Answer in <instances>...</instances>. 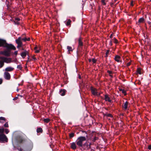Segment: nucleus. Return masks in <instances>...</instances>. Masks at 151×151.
<instances>
[{
  "mask_svg": "<svg viewBox=\"0 0 151 151\" xmlns=\"http://www.w3.org/2000/svg\"><path fill=\"white\" fill-rule=\"evenodd\" d=\"M2 47H6L7 50H6L10 54V55L11 50H16L15 47L14 45L11 44H8L6 42V40L5 43L3 44V45H2Z\"/></svg>",
  "mask_w": 151,
  "mask_h": 151,
  "instance_id": "obj_1",
  "label": "nucleus"
},
{
  "mask_svg": "<svg viewBox=\"0 0 151 151\" xmlns=\"http://www.w3.org/2000/svg\"><path fill=\"white\" fill-rule=\"evenodd\" d=\"M86 140V138L85 137L81 136L78 137L76 141L78 147L79 148L83 147V142Z\"/></svg>",
  "mask_w": 151,
  "mask_h": 151,
  "instance_id": "obj_2",
  "label": "nucleus"
},
{
  "mask_svg": "<svg viewBox=\"0 0 151 151\" xmlns=\"http://www.w3.org/2000/svg\"><path fill=\"white\" fill-rule=\"evenodd\" d=\"M83 43L81 40V37H80L78 40V48H77V53L78 51L82 52L83 50Z\"/></svg>",
  "mask_w": 151,
  "mask_h": 151,
  "instance_id": "obj_3",
  "label": "nucleus"
},
{
  "mask_svg": "<svg viewBox=\"0 0 151 151\" xmlns=\"http://www.w3.org/2000/svg\"><path fill=\"white\" fill-rule=\"evenodd\" d=\"M0 59L4 60L5 63H9L12 62V59L11 58L0 57Z\"/></svg>",
  "mask_w": 151,
  "mask_h": 151,
  "instance_id": "obj_4",
  "label": "nucleus"
},
{
  "mask_svg": "<svg viewBox=\"0 0 151 151\" xmlns=\"http://www.w3.org/2000/svg\"><path fill=\"white\" fill-rule=\"evenodd\" d=\"M0 141L2 142H7V138L4 134H0Z\"/></svg>",
  "mask_w": 151,
  "mask_h": 151,
  "instance_id": "obj_5",
  "label": "nucleus"
},
{
  "mask_svg": "<svg viewBox=\"0 0 151 151\" xmlns=\"http://www.w3.org/2000/svg\"><path fill=\"white\" fill-rule=\"evenodd\" d=\"M4 77L6 79L9 80L10 79L11 76L8 72H5L4 73Z\"/></svg>",
  "mask_w": 151,
  "mask_h": 151,
  "instance_id": "obj_6",
  "label": "nucleus"
},
{
  "mask_svg": "<svg viewBox=\"0 0 151 151\" xmlns=\"http://www.w3.org/2000/svg\"><path fill=\"white\" fill-rule=\"evenodd\" d=\"M90 90L93 95L95 96L96 94V93H97V89L96 88H94L92 87H91L90 88Z\"/></svg>",
  "mask_w": 151,
  "mask_h": 151,
  "instance_id": "obj_7",
  "label": "nucleus"
},
{
  "mask_svg": "<svg viewBox=\"0 0 151 151\" xmlns=\"http://www.w3.org/2000/svg\"><path fill=\"white\" fill-rule=\"evenodd\" d=\"M28 52L26 50H24V51L22 52L20 54L21 56L23 58H24L26 57L27 55H28Z\"/></svg>",
  "mask_w": 151,
  "mask_h": 151,
  "instance_id": "obj_8",
  "label": "nucleus"
},
{
  "mask_svg": "<svg viewBox=\"0 0 151 151\" xmlns=\"http://www.w3.org/2000/svg\"><path fill=\"white\" fill-rule=\"evenodd\" d=\"M1 54L6 57H9L10 56V54L7 51H6V50L1 51Z\"/></svg>",
  "mask_w": 151,
  "mask_h": 151,
  "instance_id": "obj_9",
  "label": "nucleus"
},
{
  "mask_svg": "<svg viewBox=\"0 0 151 151\" xmlns=\"http://www.w3.org/2000/svg\"><path fill=\"white\" fill-rule=\"evenodd\" d=\"M31 149L29 148L28 146H26L24 147L23 149L20 148L19 151H30Z\"/></svg>",
  "mask_w": 151,
  "mask_h": 151,
  "instance_id": "obj_10",
  "label": "nucleus"
},
{
  "mask_svg": "<svg viewBox=\"0 0 151 151\" xmlns=\"http://www.w3.org/2000/svg\"><path fill=\"white\" fill-rule=\"evenodd\" d=\"M70 147L72 149L75 150L76 149L77 147L75 142H73L70 143Z\"/></svg>",
  "mask_w": 151,
  "mask_h": 151,
  "instance_id": "obj_11",
  "label": "nucleus"
},
{
  "mask_svg": "<svg viewBox=\"0 0 151 151\" xmlns=\"http://www.w3.org/2000/svg\"><path fill=\"white\" fill-rule=\"evenodd\" d=\"M105 100L106 101H108L110 103L112 102V101L110 99V98L109 97L108 95L107 94H106L104 96Z\"/></svg>",
  "mask_w": 151,
  "mask_h": 151,
  "instance_id": "obj_12",
  "label": "nucleus"
},
{
  "mask_svg": "<svg viewBox=\"0 0 151 151\" xmlns=\"http://www.w3.org/2000/svg\"><path fill=\"white\" fill-rule=\"evenodd\" d=\"M121 58V57L118 55H116L114 58L115 60L117 62H122L120 60V59Z\"/></svg>",
  "mask_w": 151,
  "mask_h": 151,
  "instance_id": "obj_13",
  "label": "nucleus"
},
{
  "mask_svg": "<svg viewBox=\"0 0 151 151\" xmlns=\"http://www.w3.org/2000/svg\"><path fill=\"white\" fill-rule=\"evenodd\" d=\"M128 104V102L127 101H126L125 103H124V105H122V107L124 108V110H126L127 109Z\"/></svg>",
  "mask_w": 151,
  "mask_h": 151,
  "instance_id": "obj_14",
  "label": "nucleus"
},
{
  "mask_svg": "<svg viewBox=\"0 0 151 151\" xmlns=\"http://www.w3.org/2000/svg\"><path fill=\"white\" fill-rule=\"evenodd\" d=\"M66 91L65 89H61L60 91V94L62 96H64L65 95Z\"/></svg>",
  "mask_w": 151,
  "mask_h": 151,
  "instance_id": "obj_15",
  "label": "nucleus"
},
{
  "mask_svg": "<svg viewBox=\"0 0 151 151\" xmlns=\"http://www.w3.org/2000/svg\"><path fill=\"white\" fill-rule=\"evenodd\" d=\"M22 40L21 37H19L16 40V42L17 44L22 43Z\"/></svg>",
  "mask_w": 151,
  "mask_h": 151,
  "instance_id": "obj_16",
  "label": "nucleus"
},
{
  "mask_svg": "<svg viewBox=\"0 0 151 151\" xmlns=\"http://www.w3.org/2000/svg\"><path fill=\"white\" fill-rule=\"evenodd\" d=\"M144 21L145 19L144 18L141 17L139 19L138 22H137V24L138 25H139L140 23L144 22Z\"/></svg>",
  "mask_w": 151,
  "mask_h": 151,
  "instance_id": "obj_17",
  "label": "nucleus"
},
{
  "mask_svg": "<svg viewBox=\"0 0 151 151\" xmlns=\"http://www.w3.org/2000/svg\"><path fill=\"white\" fill-rule=\"evenodd\" d=\"M14 68L11 67H8L6 68L5 70L6 71H11L14 70Z\"/></svg>",
  "mask_w": 151,
  "mask_h": 151,
  "instance_id": "obj_18",
  "label": "nucleus"
},
{
  "mask_svg": "<svg viewBox=\"0 0 151 151\" xmlns=\"http://www.w3.org/2000/svg\"><path fill=\"white\" fill-rule=\"evenodd\" d=\"M119 90L120 91H122V93H123L124 96H126V95H127V93L126 91L124 89H122V88H119Z\"/></svg>",
  "mask_w": 151,
  "mask_h": 151,
  "instance_id": "obj_19",
  "label": "nucleus"
},
{
  "mask_svg": "<svg viewBox=\"0 0 151 151\" xmlns=\"http://www.w3.org/2000/svg\"><path fill=\"white\" fill-rule=\"evenodd\" d=\"M5 40L0 39V47H2L3 44L5 43Z\"/></svg>",
  "mask_w": 151,
  "mask_h": 151,
  "instance_id": "obj_20",
  "label": "nucleus"
},
{
  "mask_svg": "<svg viewBox=\"0 0 151 151\" xmlns=\"http://www.w3.org/2000/svg\"><path fill=\"white\" fill-rule=\"evenodd\" d=\"M37 133H42L43 132L42 129L41 127L38 128L37 129Z\"/></svg>",
  "mask_w": 151,
  "mask_h": 151,
  "instance_id": "obj_21",
  "label": "nucleus"
},
{
  "mask_svg": "<svg viewBox=\"0 0 151 151\" xmlns=\"http://www.w3.org/2000/svg\"><path fill=\"white\" fill-rule=\"evenodd\" d=\"M71 22V21L70 19H69L68 20L66 24V25L67 26H70L71 25L70 23Z\"/></svg>",
  "mask_w": 151,
  "mask_h": 151,
  "instance_id": "obj_22",
  "label": "nucleus"
},
{
  "mask_svg": "<svg viewBox=\"0 0 151 151\" xmlns=\"http://www.w3.org/2000/svg\"><path fill=\"white\" fill-rule=\"evenodd\" d=\"M4 60H0V68H1L4 66Z\"/></svg>",
  "mask_w": 151,
  "mask_h": 151,
  "instance_id": "obj_23",
  "label": "nucleus"
},
{
  "mask_svg": "<svg viewBox=\"0 0 151 151\" xmlns=\"http://www.w3.org/2000/svg\"><path fill=\"white\" fill-rule=\"evenodd\" d=\"M141 69L140 68H138L137 69V73L139 74H141Z\"/></svg>",
  "mask_w": 151,
  "mask_h": 151,
  "instance_id": "obj_24",
  "label": "nucleus"
},
{
  "mask_svg": "<svg viewBox=\"0 0 151 151\" xmlns=\"http://www.w3.org/2000/svg\"><path fill=\"white\" fill-rule=\"evenodd\" d=\"M75 135V134L74 133H70L69 134V137L70 138L73 137Z\"/></svg>",
  "mask_w": 151,
  "mask_h": 151,
  "instance_id": "obj_25",
  "label": "nucleus"
},
{
  "mask_svg": "<svg viewBox=\"0 0 151 151\" xmlns=\"http://www.w3.org/2000/svg\"><path fill=\"white\" fill-rule=\"evenodd\" d=\"M105 116L107 117H109L111 118H112L113 117V116L110 114L106 113L105 114Z\"/></svg>",
  "mask_w": 151,
  "mask_h": 151,
  "instance_id": "obj_26",
  "label": "nucleus"
},
{
  "mask_svg": "<svg viewBox=\"0 0 151 151\" xmlns=\"http://www.w3.org/2000/svg\"><path fill=\"white\" fill-rule=\"evenodd\" d=\"M67 48L68 50V51L69 52L73 51L72 48L71 47L68 46L67 47Z\"/></svg>",
  "mask_w": 151,
  "mask_h": 151,
  "instance_id": "obj_27",
  "label": "nucleus"
},
{
  "mask_svg": "<svg viewBox=\"0 0 151 151\" xmlns=\"http://www.w3.org/2000/svg\"><path fill=\"white\" fill-rule=\"evenodd\" d=\"M112 40L113 42L115 43L116 44H117L118 43V42L117 40L115 37H114L113 39Z\"/></svg>",
  "mask_w": 151,
  "mask_h": 151,
  "instance_id": "obj_28",
  "label": "nucleus"
},
{
  "mask_svg": "<svg viewBox=\"0 0 151 151\" xmlns=\"http://www.w3.org/2000/svg\"><path fill=\"white\" fill-rule=\"evenodd\" d=\"M86 146L87 147H88V144L87 142L85 143L84 144H83V147H84Z\"/></svg>",
  "mask_w": 151,
  "mask_h": 151,
  "instance_id": "obj_29",
  "label": "nucleus"
},
{
  "mask_svg": "<svg viewBox=\"0 0 151 151\" xmlns=\"http://www.w3.org/2000/svg\"><path fill=\"white\" fill-rule=\"evenodd\" d=\"M50 121V119L48 118L44 119L43 120V121L46 123H48Z\"/></svg>",
  "mask_w": 151,
  "mask_h": 151,
  "instance_id": "obj_30",
  "label": "nucleus"
},
{
  "mask_svg": "<svg viewBox=\"0 0 151 151\" xmlns=\"http://www.w3.org/2000/svg\"><path fill=\"white\" fill-rule=\"evenodd\" d=\"M37 48L38 47L37 46L35 47L34 49L35 50V52L36 53H38L40 52V50H37Z\"/></svg>",
  "mask_w": 151,
  "mask_h": 151,
  "instance_id": "obj_31",
  "label": "nucleus"
},
{
  "mask_svg": "<svg viewBox=\"0 0 151 151\" xmlns=\"http://www.w3.org/2000/svg\"><path fill=\"white\" fill-rule=\"evenodd\" d=\"M17 44V47L18 48H19L20 47H22V45H23L22 43L19 44Z\"/></svg>",
  "mask_w": 151,
  "mask_h": 151,
  "instance_id": "obj_32",
  "label": "nucleus"
},
{
  "mask_svg": "<svg viewBox=\"0 0 151 151\" xmlns=\"http://www.w3.org/2000/svg\"><path fill=\"white\" fill-rule=\"evenodd\" d=\"M109 50H106V51L105 53V57H108V54L109 52Z\"/></svg>",
  "mask_w": 151,
  "mask_h": 151,
  "instance_id": "obj_33",
  "label": "nucleus"
},
{
  "mask_svg": "<svg viewBox=\"0 0 151 151\" xmlns=\"http://www.w3.org/2000/svg\"><path fill=\"white\" fill-rule=\"evenodd\" d=\"M17 68L19 69L20 70H22V65H18L17 66Z\"/></svg>",
  "mask_w": 151,
  "mask_h": 151,
  "instance_id": "obj_34",
  "label": "nucleus"
},
{
  "mask_svg": "<svg viewBox=\"0 0 151 151\" xmlns=\"http://www.w3.org/2000/svg\"><path fill=\"white\" fill-rule=\"evenodd\" d=\"M98 139V137H95L93 138V139L92 140V141L94 142H95L96 140H97Z\"/></svg>",
  "mask_w": 151,
  "mask_h": 151,
  "instance_id": "obj_35",
  "label": "nucleus"
},
{
  "mask_svg": "<svg viewBox=\"0 0 151 151\" xmlns=\"http://www.w3.org/2000/svg\"><path fill=\"white\" fill-rule=\"evenodd\" d=\"M105 0H101L102 4L104 5H106V3L105 2Z\"/></svg>",
  "mask_w": 151,
  "mask_h": 151,
  "instance_id": "obj_36",
  "label": "nucleus"
},
{
  "mask_svg": "<svg viewBox=\"0 0 151 151\" xmlns=\"http://www.w3.org/2000/svg\"><path fill=\"white\" fill-rule=\"evenodd\" d=\"M92 61L93 63H96V60L94 58L92 59Z\"/></svg>",
  "mask_w": 151,
  "mask_h": 151,
  "instance_id": "obj_37",
  "label": "nucleus"
},
{
  "mask_svg": "<svg viewBox=\"0 0 151 151\" xmlns=\"http://www.w3.org/2000/svg\"><path fill=\"white\" fill-rule=\"evenodd\" d=\"M4 126L5 127H9L8 124L7 122H6L4 124Z\"/></svg>",
  "mask_w": 151,
  "mask_h": 151,
  "instance_id": "obj_38",
  "label": "nucleus"
},
{
  "mask_svg": "<svg viewBox=\"0 0 151 151\" xmlns=\"http://www.w3.org/2000/svg\"><path fill=\"white\" fill-rule=\"evenodd\" d=\"M4 131V129L3 128L0 129V133H3Z\"/></svg>",
  "mask_w": 151,
  "mask_h": 151,
  "instance_id": "obj_39",
  "label": "nucleus"
},
{
  "mask_svg": "<svg viewBox=\"0 0 151 151\" xmlns=\"http://www.w3.org/2000/svg\"><path fill=\"white\" fill-rule=\"evenodd\" d=\"M131 62H132V60H130V61L128 63H127V66H129L131 64Z\"/></svg>",
  "mask_w": 151,
  "mask_h": 151,
  "instance_id": "obj_40",
  "label": "nucleus"
},
{
  "mask_svg": "<svg viewBox=\"0 0 151 151\" xmlns=\"http://www.w3.org/2000/svg\"><path fill=\"white\" fill-rule=\"evenodd\" d=\"M26 39H27V38L26 37L24 38H22V40H23L24 42H25L26 41Z\"/></svg>",
  "mask_w": 151,
  "mask_h": 151,
  "instance_id": "obj_41",
  "label": "nucleus"
},
{
  "mask_svg": "<svg viewBox=\"0 0 151 151\" xmlns=\"http://www.w3.org/2000/svg\"><path fill=\"white\" fill-rule=\"evenodd\" d=\"M32 58L35 61H36V60H37V59L35 57V55L33 56L32 57Z\"/></svg>",
  "mask_w": 151,
  "mask_h": 151,
  "instance_id": "obj_42",
  "label": "nucleus"
},
{
  "mask_svg": "<svg viewBox=\"0 0 151 151\" xmlns=\"http://www.w3.org/2000/svg\"><path fill=\"white\" fill-rule=\"evenodd\" d=\"M107 73H109V75L111 74L112 73V71H110L109 70H108L107 71Z\"/></svg>",
  "mask_w": 151,
  "mask_h": 151,
  "instance_id": "obj_43",
  "label": "nucleus"
},
{
  "mask_svg": "<svg viewBox=\"0 0 151 151\" xmlns=\"http://www.w3.org/2000/svg\"><path fill=\"white\" fill-rule=\"evenodd\" d=\"M9 132V130L8 129H6L5 130V132L6 134H8Z\"/></svg>",
  "mask_w": 151,
  "mask_h": 151,
  "instance_id": "obj_44",
  "label": "nucleus"
},
{
  "mask_svg": "<svg viewBox=\"0 0 151 151\" xmlns=\"http://www.w3.org/2000/svg\"><path fill=\"white\" fill-rule=\"evenodd\" d=\"M100 94H101V93H98L97 91V93H96V95L95 96H100Z\"/></svg>",
  "mask_w": 151,
  "mask_h": 151,
  "instance_id": "obj_45",
  "label": "nucleus"
},
{
  "mask_svg": "<svg viewBox=\"0 0 151 151\" xmlns=\"http://www.w3.org/2000/svg\"><path fill=\"white\" fill-rule=\"evenodd\" d=\"M18 53V51H15L14 54L15 55H17Z\"/></svg>",
  "mask_w": 151,
  "mask_h": 151,
  "instance_id": "obj_46",
  "label": "nucleus"
},
{
  "mask_svg": "<svg viewBox=\"0 0 151 151\" xmlns=\"http://www.w3.org/2000/svg\"><path fill=\"white\" fill-rule=\"evenodd\" d=\"M18 98L17 96L15 97L13 99V100H14V101H15V100H17V99H18Z\"/></svg>",
  "mask_w": 151,
  "mask_h": 151,
  "instance_id": "obj_47",
  "label": "nucleus"
},
{
  "mask_svg": "<svg viewBox=\"0 0 151 151\" xmlns=\"http://www.w3.org/2000/svg\"><path fill=\"white\" fill-rule=\"evenodd\" d=\"M109 45L111 46L112 45V41L111 40L110 41Z\"/></svg>",
  "mask_w": 151,
  "mask_h": 151,
  "instance_id": "obj_48",
  "label": "nucleus"
},
{
  "mask_svg": "<svg viewBox=\"0 0 151 151\" xmlns=\"http://www.w3.org/2000/svg\"><path fill=\"white\" fill-rule=\"evenodd\" d=\"M148 149L150 150H151V145H150L148 146Z\"/></svg>",
  "mask_w": 151,
  "mask_h": 151,
  "instance_id": "obj_49",
  "label": "nucleus"
},
{
  "mask_svg": "<svg viewBox=\"0 0 151 151\" xmlns=\"http://www.w3.org/2000/svg\"><path fill=\"white\" fill-rule=\"evenodd\" d=\"M2 83V79L1 78H0V84H1Z\"/></svg>",
  "mask_w": 151,
  "mask_h": 151,
  "instance_id": "obj_50",
  "label": "nucleus"
},
{
  "mask_svg": "<svg viewBox=\"0 0 151 151\" xmlns=\"http://www.w3.org/2000/svg\"><path fill=\"white\" fill-rule=\"evenodd\" d=\"M113 33H112L110 35V37H109L110 38H112V37H113Z\"/></svg>",
  "mask_w": 151,
  "mask_h": 151,
  "instance_id": "obj_51",
  "label": "nucleus"
},
{
  "mask_svg": "<svg viewBox=\"0 0 151 151\" xmlns=\"http://www.w3.org/2000/svg\"><path fill=\"white\" fill-rule=\"evenodd\" d=\"M15 19L18 21L20 20V19L19 18H16Z\"/></svg>",
  "mask_w": 151,
  "mask_h": 151,
  "instance_id": "obj_52",
  "label": "nucleus"
},
{
  "mask_svg": "<svg viewBox=\"0 0 151 151\" xmlns=\"http://www.w3.org/2000/svg\"><path fill=\"white\" fill-rule=\"evenodd\" d=\"M30 40V38L29 37L28 38H27L26 41H29Z\"/></svg>",
  "mask_w": 151,
  "mask_h": 151,
  "instance_id": "obj_53",
  "label": "nucleus"
},
{
  "mask_svg": "<svg viewBox=\"0 0 151 151\" xmlns=\"http://www.w3.org/2000/svg\"><path fill=\"white\" fill-rule=\"evenodd\" d=\"M131 5L132 6H133V1H131Z\"/></svg>",
  "mask_w": 151,
  "mask_h": 151,
  "instance_id": "obj_54",
  "label": "nucleus"
},
{
  "mask_svg": "<svg viewBox=\"0 0 151 151\" xmlns=\"http://www.w3.org/2000/svg\"><path fill=\"white\" fill-rule=\"evenodd\" d=\"M82 133H85L86 134H87V132L85 131H82Z\"/></svg>",
  "mask_w": 151,
  "mask_h": 151,
  "instance_id": "obj_55",
  "label": "nucleus"
},
{
  "mask_svg": "<svg viewBox=\"0 0 151 151\" xmlns=\"http://www.w3.org/2000/svg\"><path fill=\"white\" fill-rule=\"evenodd\" d=\"M88 61L89 62H91L92 61V60L91 59H89Z\"/></svg>",
  "mask_w": 151,
  "mask_h": 151,
  "instance_id": "obj_56",
  "label": "nucleus"
},
{
  "mask_svg": "<svg viewBox=\"0 0 151 151\" xmlns=\"http://www.w3.org/2000/svg\"><path fill=\"white\" fill-rule=\"evenodd\" d=\"M109 76L111 78H112L113 77V76L112 75L110 74L109 75Z\"/></svg>",
  "mask_w": 151,
  "mask_h": 151,
  "instance_id": "obj_57",
  "label": "nucleus"
},
{
  "mask_svg": "<svg viewBox=\"0 0 151 151\" xmlns=\"http://www.w3.org/2000/svg\"><path fill=\"white\" fill-rule=\"evenodd\" d=\"M24 35H25V34H22V36H21V37H23Z\"/></svg>",
  "mask_w": 151,
  "mask_h": 151,
  "instance_id": "obj_58",
  "label": "nucleus"
},
{
  "mask_svg": "<svg viewBox=\"0 0 151 151\" xmlns=\"http://www.w3.org/2000/svg\"><path fill=\"white\" fill-rule=\"evenodd\" d=\"M22 50H24V51L25 50L24 48L23 47H22Z\"/></svg>",
  "mask_w": 151,
  "mask_h": 151,
  "instance_id": "obj_59",
  "label": "nucleus"
},
{
  "mask_svg": "<svg viewBox=\"0 0 151 151\" xmlns=\"http://www.w3.org/2000/svg\"><path fill=\"white\" fill-rule=\"evenodd\" d=\"M91 151H95V150H94L91 149Z\"/></svg>",
  "mask_w": 151,
  "mask_h": 151,
  "instance_id": "obj_60",
  "label": "nucleus"
},
{
  "mask_svg": "<svg viewBox=\"0 0 151 151\" xmlns=\"http://www.w3.org/2000/svg\"><path fill=\"white\" fill-rule=\"evenodd\" d=\"M91 146L89 145V146H88V148H91Z\"/></svg>",
  "mask_w": 151,
  "mask_h": 151,
  "instance_id": "obj_61",
  "label": "nucleus"
},
{
  "mask_svg": "<svg viewBox=\"0 0 151 151\" xmlns=\"http://www.w3.org/2000/svg\"><path fill=\"white\" fill-rule=\"evenodd\" d=\"M17 96H21V97H22V96H21V95H19V94H18Z\"/></svg>",
  "mask_w": 151,
  "mask_h": 151,
  "instance_id": "obj_62",
  "label": "nucleus"
},
{
  "mask_svg": "<svg viewBox=\"0 0 151 151\" xmlns=\"http://www.w3.org/2000/svg\"><path fill=\"white\" fill-rule=\"evenodd\" d=\"M113 4V3H112L111 4V6H112V5Z\"/></svg>",
  "mask_w": 151,
  "mask_h": 151,
  "instance_id": "obj_63",
  "label": "nucleus"
},
{
  "mask_svg": "<svg viewBox=\"0 0 151 151\" xmlns=\"http://www.w3.org/2000/svg\"><path fill=\"white\" fill-rule=\"evenodd\" d=\"M151 23V22H149V24H150Z\"/></svg>",
  "mask_w": 151,
  "mask_h": 151,
  "instance_id": "obj_64",
  "label": "nucleus"
}]
</instances>
